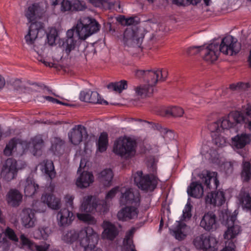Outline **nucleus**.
I'll list each match as a JSON object with an SVG mask.
<instances>
[{"instance_id":"f257e3e1","label":"nucleus","mask_w":251,"mask_h":251,"mask_svg":"<svg viewBox=\"0 0 251 251\" xmlns=\"http://www.w3.org/2000/svg\"><path fill=\"white\" fill-rule=\"evenodd\" d=\"M240 50V46L237 40L232 36L223 38L220 45L218 43H212L206 48L204 46H193L189 48L187 52L189 55H194L201 52L203 54V59L209 62L216 61L220 52L224 54L232 55L237 53Z\"/></svg>"},{"instance_id":"f03ea898","label":"nucleus","mask_w":251,"mask_h":251,"mask_svg":"<svg viewBox=\"0 0 251 251\" xmlns=\"http://www.w3.org/2000/svg\"><path fill=\"white\" fill-rule=\"evenodd\" d=\"M99 30V24L95 19L87 18L79 20L75 27L67 31L63 42L66 53L75 49L77 40H85Z\"/></svg>"},{"instance_id":"7ed1b4c3","label":"nucleus","mask_w":251,"mask_h":251,"mask_svg":"<svg viewBox=\"0 0 251 251\" xmlns=\"http://www.w3.org/2000/svg\"><path fill=\"white\" fill-rule=\"evenodd\" d=\"M134 75L136 77L143 78L147 84L140 85L135 89L136 94L142 98L150 97L153 92V86L158 81H164L167 76L165 70H136Z\"/></svg>"},{"instance_id":"20e7f679","label":"nucleus","mask_w":251,"mask_h":251,"mask_svg":"<svg viewBox=\"0 0 251 251\" xmlns=\"http://www.w3.org/2000/svg\"><path fill=\"white\" fill-rule=\"evenodd\" d=\"M38 9L39 6L37 4H33L28 7L25 13L28 22L31 23L29 27L28 33L25 36L26 42L29 45L34 43L39 32L45 33L43 23L36 21Z\"/></svg>"},{"instance_id":"39448f33","label":"nucleus","mask_w":251,"mask_h":251,"mask_svg":"<svg viewBox=\"0 0 251 251\" xmlns=\"http://www.w3.org/2000/svg\"><path fill=\"white\" fill-rule=\"evenodd\" d=\"M136 142L126 136L118 138L114 143L113 152L126 158H130L136 153Z\"/></svg>"},{"instance_id":"423d86ee","label":"nucleus","mask_w":251,"mask_h":251,"mask_svg":"<svg viewBox=\"0 0 251 251\" xmlns=\"http://www.w3.org/2000/svg\"><path fill=\"white\" fill-rule=\"evenodd\" d=\"M135 184L140 189L146 191H153L158 184V178L152 174L144 175L142 171H137L133 175Z\"/></svg>"},{"instance_id":"0eeeda50","label":"nucleus","mask_w":251,"mask_h":251,"mask_svg":"<svg viewBox=\"0 0 251 251\" xmlns=\"http://www.w3.org/2000/svg\"><path fill=\"white\" fill-rule=\"evenodd\" d=\"M145 35L143 31L138 28H127L124 33V42L127 46L141 45Z\"/></svg>"},{"instance_id":"6e6552de","label":"nucleus","mask_w":251,"mask_h":251,"mask_svg":"<svg viewBox=\"0 0 251 251\" xmlns=\"http://www.w3.org/2000/svg\"><path fill=\"white\" fill-rule=\"evenodd\" d=\"M50 2L53 6L61 4V11L63 12H75L86 8L84 2L79 0H50Z\"/></svg>"},{"instance_id":"1a4fd4ad","label":"nucleus","mask_w":251,"mask_h":251,"mask_svg":"<svg viewBox=\"0 0 251 251\" xmlns=\"http://www.w3.org/2000/svg\"><path fill=\"white\" fill-rule=\"evenodd\" d=\"M245 117L241 111H232L224 117L222 120H218L221 129L224 130L233 127L236 124L244 122Z\"/></svg>"},{"instance_id":"9d476101","label":"nucleus","mask_w":251,"mask_h":251,"mask_svg":"<svg viewBox=\"0 0 251 251\" xmlns=\"http://www.w3.org/2000/svg\"><path fill=\"white\" fill-rule=\"evenodd\" d=\"M193 243L197 249L203 251H216L217 241L213 237L201 234L194 239Z\"/></svg>"},{"instance_id":"9b49d317","label":"nucleus","mask_w":251,"mask_h":251,"mask_svg":"<svg viewBox=\"0 0 251 251\" xmlns=\"http://www.w3.org/2000/svg\"><path fill=\"white\" fill-rule=\"evenodd\" d=\"M17 173V161L13 158H9L2 166L0 176L5 181H10L16 177Z\"/></svg>"},{"instance_id":"f8f14e48","label":"nucleus","mask_w":251,"mask_h":251,"mask_svg":"<svg viewBox=\"0 0 251 251\" xmlns=\"http://www.w3.org/2000/svg\"><path fill=\"white\" fill-rule=\"evenodd\" d=\"M69 141L74 145H78L84 139L88 137V133L85 127L81 125H75L68 133Z\"/></svg>"},{"instance_id":"ddd939ff","label":"nucleus","mask_w":251,"mask_h":251,"mask_svg":"<svg viewBox=\"0 0 251 251\" xmlns=\"http://www.w3.org/2000/svg\"><path fill=\"white\" fill-rule=\"evenodd\" d=\"M94 232L93 229L89 226L81 230L79 233L74 230H71L63 235V240L66 243H71L78 239L80 244L81 240L87 237L89 238Z\"/></svg>"},{"instance_id":"4468645a","label":"nucleus","mask_w":251,"mask_h":251,"mask_svg":"<svg viewBox=\"0 0 251 251\" xmlns=\"http://www.w3.org/2000/svg\"><path fill=\"white\" fill-rule=\"evenodd\" d=\"M235 210L233 213L230 216L226 213V225L227 229L224 234V238L226 239L231 240L234 238L240 232V226L235 224L237 213Z\"/></svg>"},{"instance_id":"2eb2a0df","label":"nucleus","mask_w":251,"mask_h":251,"mask_svg":"<svg viewBox=\"0 0 251 251\" xmlns=\"http://www.w3.org/2000/svg\"><path fill=\"white\" fill-rule=\"evenodd\" d=\"M121 205L139 206L140 203V197L138 192L134 193L130 189H127L122 193L120 198Z\"/></svg>"},{"instance_id":"dca6fc26","label":"nucleus","mask_w":251,"mask_h":251,"mask_svg":"<svg viewBox=\"0 0 251 251\" xmlns=\"http://www.w3.org/2000/svg\"><path fill=\"white\" fill-rule=\"evenodd\" d=\"M138 206L126 205L121 208L117 213L119 221L126 222L136 218L138 214Z\"/></svg>"},{"instance_id":"f3484780","label":"nucleus","mask_w":251,"mask_h":251,"mask_svg":"<svg viewBox=\"0 0 251 251\" xmlns=\"http://www.w3.org/2000/svg\"><path fill=\"white\" fill-rule=\"evenodd\" d=\"M200 226L208 231L216 229L217 226V221L215 214L210 212L205 213L200 222Z\"/></svg>"},{"instance_id":"a211bd4d","label":"nucleus","mask_w":251,"mask_h":251,"mask_svg":"<svg viewBox=\"0 0 251 251\" xmlns=\"http://www.w3.org/2000/svg\"><path fill=\"white\" fill-rule=\"evenodd\" d=\"M74 219V214L71 210L67 208H61L57 215V220L60 226H66L70 225Z\"/></svg>"},{"instance_id":"6ab92c4d","label":"nucleus","mask_w":251,"mask_h":251,"mask_svg":"<svg viewBox=\"0 0 251 251\" xmlns=\"http://www.w3.org/2000/svg\"><path fill=\"white\" fill-rule=\"evenodd\" d=\"M102 227L103 228V231L102 233L103 238L112 241L119 234L118 227L109 221H103Z\"/></svg>"},{"instance_id":"aec40b11","label":"nucleus","mask_w":251,"mask_h":251,"mask_svg":"<svg viewBox=\"0 0 251 251\" xmlns=\"http://www.w3.org/2000/svg\"><path fill=\"white\" fill-rule=\"evenodd\" d=\"M226 201L224 191L218 190L208 193L205 201L207 203L213 204L214 206H220L223 205Z\"/></svg>"},{"instance_id":"412c9836","label":"nucleus","mask_w":251,"mask_h":251,"mask_svg":"<svg viewBox=\"0 0 251 251\" xmlns=\"http://www.w3.org/2000/svg\"><path fill=\"white\" fill-rule=\"evenodd\" d=\"M83 239L81 240L80 246L82 247L84 251H102L100 248H96V246L98 244L99 237L95 231L88 238Z\"/></svg>"},{"instance_id":"4be33fe9","label":"nucleus","mask_w":251,"mask_h":251,"mask_svg":"<svg viewBox=\"0 0 251 251\" xmlns=\"http://www.w3.org/2000/svg\"><path fill=\"white\" fill-rule=\"evenodd\" d=\"M231 140L232 144L235 148L243 149L251 142V133L238 134L232 137Z\"/></svg>"},{"instance_id":"5701e85b","label":"nucleus","mask_w":251,"mask_h":251,"mask_svg":"<svg viewBox=\"0 0 251 251\" xmlns=\"http://www.w3.org/2000/svg\"><path fill=\"white\" fill-rule=\"evenodd\" d=\"M36 221L35 211L31 208H25L22 213V222L26 228L33 227Z\"/></svg>"},{"instance_id":"b1692460","label":"nucleus","mask_w":251,"mask_h":251,"mask_svg":"<svg viewBox=\"0 0 251 251\" xmlns=\"http://www.w3.org/2000/svg\"><path fill=\"white\" fill-rule=\"evenodd\" d=\"M94 180V177L92 173L83 171L76 179L75 184L77 187L85 188L89 186Z\"/></svg>"},{"instance_id":"393cba45","label":"nucleus","mask_w":251,"mask_h":251,"mask_svg":"<svg viewBox=\"0 0 251 251\" xmlns=\"http://www.w3.org/2000/svg\"><path fill=\"white\" fill-rule=\"evenodd\" d=\"M98 206L97 200L93 199L92 196H88L84 198L81 205V209L87 213H94L97 211Z\"/></svg>"},{"instance_id":"a878e982","label":"nucleus","mask_w":251,"mask_h":251,"mask_svg":"<svg viewBox=\"0 0 251 251\" xmlns=\"http://www.w3.org/2000/svg\"><path fill=\"white\" fill-rule=\"evenodd\" d=\"M23 199V195L17 190L11 189L6 195V201L8 204L12 207L20 205Z\"/></svg>"},{"instance_id":"bb28decb","label":"nucleus","mask_w":251,"mask_h":251,"mask_svg":"<svg viewBox=\"0 0 251 251\" xmlns=\"http://www.w3.org/2000/svg\"><path fill=\"white\" fill-rule=\"evenodd\" d=\"M41 200L44 203L52 209L58 210L61 207V201L59 198H56L52 194H45L41 197Z\"/></svg>"},{"instance_id":"cd10ccee","label":"nucleus","mask_w":251,"mask_h":251,"mask_svg":"<svg viewBox=\"0 0 251 251\" xmlns=\"http://www.w3.org/2000/svg\"><path fill=\"white\" fill-rule=\"evenodd\" d=\"M187 192L190 197L200 198L203 194V187L200 182H192L188 187Z\"/></svg>"},{"instance_id":"c85d7f7f","label":"nucleus","mask_w":251,"mask_h":251,"mask_svg":"<svg viewBox=\"0 0 251 251\" xmlns=\"http://www.w3.org/2000/svg\"><path fill=\"white\" fill-rule=\"evenodd\" d=\"M44 146V141L42 137L40 136H36L32 138L30 141L27 145V147L33 148V154L34 156L40 155L42 151L41 150Z\"/></svg>"},{"instance_id":"c756f323","label":"nucleus","mask_w":251,"mask_h":251,"mask_svg":"<svg viewBox=\"0 0 251 251\" xmlns=\"http://www.w3.org/2000/svg\"><path fill=\"white\" fill-rule=\"evenodd\" d=\"M24 187L25 196L32 197L37 193L39 189V185L35 183L32 177H28L24 182Z\"/></svg>"},{"instance_id":"7c9ffc66","label":"nucleus","mask_w":251,"mask_h":251,"mask_svg":"<svg viewBox=\"0 0 251 251\" xmlns=\"http://www.w3.org/2000/svg\"><path fill=\"white\" fill-rule=\"evenodd\" d=\"M217 174L215 172H211L209 171H205L202 172L201 174L200 175V177L202 179V181L204 182V185L208 188H210V182L213 180L217 187L219 181L216 177Z\"/></svg>"},{"instance_id":"2f4dec72","label":"nucleus","mask_w":251,"mask_h":251,"mask_svg":"<svg viewBox=\"0 0 251 251\" xmlns=\"http://www.w3.org/2000/svg\"><path fill=\"white\" fill-rule=\"evenodd\" d=\"M114 175L110 169H106L102 171L99 174L98 177L100 181L105 186L110 185Z\"/></svg>"},{"instance_id":"473e14b6","label":"nucleus","mask_w":251,"mask_h":251,"mask_svg":"<svg viewBox=\"0 0 251 251\" xmlns=\"http://www.w3.org/2000/svg\"><path fill=\"white\" fill-rule=\"evenodd\" d=\"M186 227V224L179 222L176 226L172 230L173 235L177 240L181 241L185 238L186 234L184 233V230Z\"/></svg>"},{"instance_id":"72a5a7b5","label":"nucleus","mask_w":251,"mask_h":251,"mask_svg":"<svg viewBox=\"0 0 251 251\" xmlns=\"http://www.w3.org/2000/svg\"><path fill=\"white\" fill-rule=\"evenodd\" d=\"M154 125L153 127L160 132L162 137L166 141L175 139L176 135L174 131L163 127L159 124H154Z\"/></svg>"},{"instance_id":"f704fd0d","label":"nucleus","mask_w":251,"mask_h":251,"mask_svg":"<svg viewBox=\"0 0 251 251\" xmlns=\"http://www.w3.org/2000/svg\"><path fill=\"white\" fill-rule=\"evenodd\" d=\"M108 144V135L106 132H102L97 143V150L100 152H104L107 150Z\"/></svg>"},{"instance_id":"c9c22d12","label":"nucleus","mask_w":251,"mask_h":251,"mask_svg":"<svg viewBox=\"0 0 251 251\" xmlns=\"http://www.w3.org/2000/svg\"><path fill=\"white\" fill-rule=\"evenodd\" d=\"M240 202L244 210L251 211V196L249 193L244 192L241 194Z\"/></svg>"},{"instance_id":"e433bc0d","label":"nucleus","mask_w":251,"mask_h":251,"mask_svg":"<svg viewBox=\"0 0 251 251\" xmlns=\"http://www.w3.org/2000/svg\"><path fill=\"white\" fill-rule=\"evenodd\" d=\"M241 176L244 181L248 182L251 178V164L244 160L242 164Z\"/></svg>"},{"instance_id":"4c0bfd02","label":"nucleus","mask_w":251,"mask_h":251,"mask_svg":"<svg viewBox=\"0 0 251 251\" xmlns=\"http://www.w3.org/2000/svg\"><path fill=\"white\" fill-rule=\"evenodd\" d=\"M44 173L50 179H52L56 175L54 167L52 161L47 160L44 161Z\"/></svg>"},{"instance_id":"58836bf2","label":"nucleus","mask_w":251,"mask_h":251,"mask_svg":"<svg viewBox=\"0 0 251 251\" xmlns=\"http://www.w3.org/2000/svg\"><path fill=\"white\" fill-rule=\"evenodd\" d=\"M63 144L64 142L62 140L58 138H55L52 141L50 150L54 154L59 155L62 153Z\"/></svg>"},{"instance_id":"ea45409f","label":"nucleus","mask_w":251,"mask_h":251,"mask_svg":"<svg viewBox=\"0 0 251 251\" xmlns=\"http://www.w3.org/2000/svg\"><path fill=\"white\" fill-rule=\"evenodd\" d=\"M127 87V81L125 80L114 83H110L107 85L108 89H112L119 93H121L123 90L126 89Z\"/></svg>"},{"instance_id":"a19ab883","label":"nucleus","mask_w":251,"mask_h":251,"mask_svg":"<svg viewBox=\"0 0 251 251\" xmlns=\"http://www.w3.org/2000/svg\"><path fill=\"white\" fill-rule=\"evenodd\" d=\"M90 98L86 99L87 100H89V103L94 104H101L107 105L108 102L105 100L102 99L100 96L99 94L96 91H92L91 93Z\"/></svg>"},{"instance_id":"79ce46f5","label":"nucleus","mask_w":251,"mask_h":251,"mask_svg":"<svg viewBox=\"0 0 251 251\" xmlns=\"http://www.w3.org/2000/svg\"><path fill=\"white\" fill-rule=\"evenodd\" d=\"M184 110L180 107L174 106L168 107L166 113L173 117H181L184 114Z\"/></svg>"},{"instance_id":"37998d69","label":"nucleus","mask_w":251,"mask_h":251,"mask_svg":"<svg viewBox=\"0 0 251 251\" xmlns=\"http://www.w3.org/2000/svg\"><path fill=\"white\" fill-rule=\"evenodd\" d=\"M208 128L213 133L212 135V137H214V136H217V134H220L222 131L219 121L209 124Z\"/></svg>"},{"instance_id":"c03bdc74","label":"nucleus","mask_w":251,"mask_h":251,"mask_svg":"<svg viewBox=\"0 0 251 251\" xmlns=\"http://www.w3.org/2000/svg\"><path fill=\"white\" fill-rule=\"evenodd\" d=\"M77 217L79 220L89 224H94L96 222L95 218L88 213H77Z\"/></svg>"},{"instance_id":"a18cd8bd","label":"nucleus","mask_w":251,"mask_h":251,"mask_svg":"<svg viewBox=\"0 0 251 251\" xmlns=\"http://www.w3.org/2000/svg\"><path fill=\"white\" fill-rule=\"evenodd\" d=\"M17 142L14 139H11L6 145L3 150V153L6 156H10L12 154V151L16 148Z\"/></svg>"},{"instance_id":"49530a36","label":"nucleus","mask_w":251,"mask_h":251,"mask_svg":"<svg viewBox=\"0 0 251 251\" xmlns=\"http://www.w3.org/2000/svg\"><path fill=\"white\" fill-rule=\"evenodd\" d=\"M210 0H203L206 5H209ZM201 0H173L174 2L178 5H184L186 3H189L193 5H197L201 2Z\"/></svg>"},{"instance_id":"de8ad7c7","label":"nucleus","mask_w":251,"mask_h":251,"mask_svg":"<svg viewBox=\"0 0 251 251\" xmlns=\"http://www.w3.org/2000/svg\"><path fill=\"white\" fill-rule=\"evenodd\" d=\"M3 233L6 237L12 241L18 242L19 240L14 230L8 226L4 230Z\"/></svg>"},{"instance_id":"09e8293b","label":"nucleus","mask_w":251,"mask_h":251,"mask_svg":"<svg viewBox=\"0 0 251 251\" xmlns=\"http://www.w3.org/2000/svg\"><path fill=\"white\" fill-rule=\"evenodd\" d=\"M192 205L190 202L188 201L186 204L185 205L184 209L183 210L182 216L184 220L190 219L192 217Z\"/></svg>"},{"instance_id":"8fccbe9b","label":"nucleus","mask_w":251,"mask_h":251,"mask_svg":"<svg viewBox=\"0 0 251 251\" xmlns=\"http://www.w3.org/2000/svg\"><path fill=\"white\" fill-rule=\"evenodd\" d=\"M123 245L126 248L125 251H137L135 250L132 239H128V238H124Z\"/></svg>"},{"instance_id":"3c124183","label":"nucleus","mask_w":251,"mask_h":251,"mask_svg":"<svg viewBox=\"0 0 251 251\" xmlns=\"http://www.w3.org/2000/svg\"><path fill=\"white\" fill-rule=\"evenodd\" d=\"M213 138L214 144L219 147H223L226 143V139L221 136L220 133L214 136Z\"/></svg>"},{"instance_id":"603ef678","label":"nucleus","mask_w":251,"mask_h":251,"mask_svg":"<svg viewBox=\"0 0 251 251\" xmlns=\"http://www.w3.org/2000/svg\"><path fill=\"white\" fill-rule=\"evenodd\" d=\"M20 238L22 245L27 246L29 249L31 250L35 244L26 238L24 234H22Z\"/></svg>"},{"instance_id":"864d4df0","label":"nucleus","mask_w":251,"mask_h":251,"mask_svg":"<svg viewBox=\"0 0 251 251\" xmlns=\"http://www.w3.org/2000/svg\"><path fill=\"white\" fill-rule=\"evenodd\" d=\"M92 91L90 90H85L83 91H82L80 93L79 95V99L80 100L85 101L86 102H89V100H87L86 99H89L90 98L91 93Z\"/></svg>"},{"instance_id":"5fc2aeb1","label":"nucleus","mask_w":251,"mask_h":251,"mask_svg":"<svg viewBox=\"0 0 251 251\" xmlns=\"http://www.w3.org/2000/svg\"><path fill=\"white\" fill-rule=\"evenodd\" d=\"M119 189V187H115L108 191L105 197L106 199L109 200L114 198L118 192Z\"/></svg>"},{"instance_id":"6e6d98bb","label":"nucleus","mask_w":251,"mask_h":251,"mask_svg":"<svg viewBox=\"0 0 251 251\" xmlns=\"http://www.w3.org/2000/svg\"><path fill=\"white\" fill-rule=\"evenodd\" d=\"M65 201L66 203V206L71 208V209L73 208V201L74 197L70 195H67L65 197Z\"/></svg>"},{"instance_id":"4d7b16f0","label":"nucleus","mask_w":251,"mask_h":251,"mask_svg":"<svg viewBox=\"0 0 251 251\" xmlns=\"http://www.w3.org/2000/svg\"><path fill=\"white\" fill-rule=\"evenodd\" d=\"M56 34H48L47 35V39L48 43L50 45H53L55 41Z\"/></svg>"},{"instance_id":"13d9d810","label":"nucleus","mask_w":251,"mask_h":251,"mask_svg":"<svg viewBox=\"0 0 251 251\" xmlns=\"http://www.w3.org/2000/svg\"><path fill=\"white\" fill-rule=\"evenodd\" d=\"M48 249V246H42V245H37L36 244H34L33 247L31 251H47Z\"/></svg>"},{"instance_id":"bf43d9fd","label":"nucleus","mask_w":251,"mask_h":251,"mask_svg":"<svg viewBox=\"0 0 251 251\" xmlns=\"http://www.w3.org/2000/svg\"><path fill=\"white\" fill-rule=\"evenodd\" d=\"M92 3L95 6L100 7L107 3V1L106 0H92Z\"/></svg>"},{"instance_id":"052dcab7","label":"nucleus","mask_w":251,"mask_h":251,"mask_svg":"<svg viewBox=\"0 0 251 251\" xmlns=\"http://www.w3.org/2000/svg\"><path fill=\"white\" fill-rule=\"evenodd\" d=\"M235 247L234 243H232L231 246L226 247L221 251H235Z\"/></svg>"},{"instance_id":"680f3d73","label":"nucleus","mask_w":251,"mask_h":251,"mask_svg":"<svg viewBox=\"0 0 251 251\" xmlns=\"http://www.w3.org/2000/svg\"><path fill=\"white\" fill-rule=\"evenodd\" d=\"M135 22V19L133 17H130L126 19V24L127 25H133Z\"/></svg>"},{"instance_id":"e2e57ef3","label":"nucleus","mask_w":251,"mask_h":251,"mask_svg":"<svg viewBox=\"0 0 251 251\" xmlns=\"http://www.w3.org/2000/svg\"><path fill=\"white\" fill-rule=\"evenodd\" d=\"M86 166V163L84 160L81 159L80 162L79 167L77 170V173L80 172L82 169H83Z\"/></svg>"},{"instance_id":"0e129e2a","label":"nucleus","mask_w":251,"mask_h":251,"mask_svg":"<svg viewBox=\"0 0 251 251\" xmlns=\"http://www.w3.org/2000/svg\"><path fill=\"white\" fill-rule=\"evenodd\" d=\"M241 83H238L237 84H232L230 85L229 88L233 90H236L237 88L241 87Z\"/></svg>"},{"instance_id":"69168bd1","label":"nucleus","mask_w":251,"mask_h":251,"mask_svg":"<svg viewBox=\"0 0 251 251\" xmlns=\"http://www.w3.org/2000/svg\"><path fill=\"white\" fill-rule=\"evenodd\" d=\"M174 251H189V250L184 246L180 247L179 248H175Z\"/></svg>"},{"instance_id":"338daca9","label":"nucleus","mask_w":251,"mask_h":251,"mask_svg":"<svg viewBox=\"0 0 251 251\" xmlns=\"http://www.w3.org/2000/svg\"><path fill=\"white\" fill-rule=\"evenodd\" d=\"M133 233V232L132 230H129L127 233H126L125 238H128V239H132Z\"/></svg>"},{"instance_id":"774afa93","label":"nucleus","mask_w":251,"mask_h":251,"mask_svg":"<svg viewBox=\"0 0 251 251\" xmlns=\"http://www.w3.org/2000/svg\"><path fill=\"white\" fill-rule=\"evenodd\" d=\"M246 115L251 118V105L248 106L246 111Z\"/></svg>"}]
</instances>
